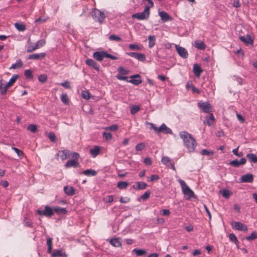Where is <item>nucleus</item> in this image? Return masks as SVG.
<instances>
[{"label": "nucleus", "mask_w": 257, "mask_h": 257, "mask_svg": "<svg viewBox=\"0 0 257 257\" xmlns=\"http://www.w3.org/2000/svg\"><path fill=\"white\" fill-rule=\"evenodd\" d=\"M179 136L183 140L184 145L188 149V152H193L196 146V143L195 139L191 135L187 132L182 131L180 132Z\"/></svg>", "instance_id": "1"}, {"label": "nucleus", "mask_w": 257, "mask_h": 257, "mask_svg": "<svg viewBox=\"0 0 257 257\" xmlns=\"http://www.w3.org/2000/svg\"><path fill=\"white\" fill-rule=\"evenodd\" d=\"M147 123L151 125L152 128H153L156 133H163L166 134H171L172 131L171 128L167 127L165 123H163L160 127H157L156 124L151 122H148Z\"/></svg>", "instance_id": "2"}, {"label": "nucleus", "mask_w": 257, "mask_h": 257, "mask_svg": "<svg viewBox=\"0 0 257 257\" xmlns=\"http://www.w3.org/2000/svg\"><path fill=\"white\" fill-rule=\"evenodd\" d=\"M179 182L181 185L183 193L188 196V199L192 198H195V195L193 191L188 187L186 183L182 180H179Z\"/></svg>", "instance_id": "3"}, {"label": "nucleus", "mask_w": 257, "mask_h": 257, "mask_svg": "<svg viewBox=\"0 0 257 257\" xmlns=\"http://www.w3.org/2000/svg\"><path fill=\"white\" fill-rule=\"evenodd\" d=\"M93 56L94 59L99 61H102L104 57L110 58L111 60L117 59L116 56L108 54L105 51L95 52L93 53Z\"/></svg>", "instance_id": "4"}, {"label": "nucleus", "mask_w": 257, "mask_h": 257, "mask_svg": "<svg viewBox=\"0 0 257 257\" xmlns=\"http://www.w3.org/2000/svg\"><path fill=\"white\" fill-rule=\"evenodd\" d=\"M150 14V7H146L143 12L133 14L132 17L139 20H147L149 18Z\"/></svg>", "instance_id": "5"}, {"label": "nucleus", "mask_w": 257, "mask_h": 257, "mask_svg": "<svg viewBox=\"0 0 257 257\" xmlns=\"http://www.w3.org/2000/svg\"><path fill=\"white\" fill-rule=\"evenodd\" d=\"M91 15L95 21L102 23L105 18L104 14L99 10L94 9L91 12Z\"/></svg>", "instance_id": "6"}, {"label": "nucleus", "mask_w": 257, "mask_h": 257, "mask_svg": "<svg viewBox=\"0 0 257 257\" xmlns=\"http://www.w3.org/2000/svg\"><path fill=\"white\" fill-rule=\"evenodd\" d=\"M118 74L116 76L117 79L119 80H127V77L126 76H122L123 75L128 74L130 71L124 69L122 67H119L117 69Z\"/></svg>", "instance_id": "7"}, {"label": "nucleus", "mask_w": 257, "mask_h": 257, "mask_svg": "<svg viewBox=\"0 0 257 257\" xmlns=\"http://www.w3.org/2000/svg\"><path fill=\"white\" fill-rule=\"evenodd\" d=\"M38 214L40 215H45L47 217H51L53 215L54 209L53 210L50 207L47 205L45 207L44 210L38 209L37 211Z\"/></svg>", "instance_id": "8"}, {"label": "nucleus", "mask_w": 257, "mask_h": 257, "mask_svg": "<svg viewBox=\"0 0 257 257\" xmlns=\"http://www.w3.org/2000/svg\"><path fill=\"white\" fill-rule=\"evenodd\" d=\"M198 105L205 113H209L211 111V106L208 102H198Z\"/></svg>", "instance_id": "9"}, {"label": "nucleus", "mask_w": 257, "mask_h": 257, "mask_svg": "<svg viewBox=\"0 0 257 257\" xmlns=\"http://www.w3.org/2000/svg\"><path fill=\"white\" fill-rule=\"evenodd\" d=\"M126 55L129 56L134 57L138 60L145 62L146 60V56L143 53H138L136 52H126Z\"/></svg>", "instance_id": "10"}, {"label": "nucleus", "mask_w": 257, "mask_h": 257, "mask_svg": "<svg viewBox=\"0 0 257 257\" xmlns=\"http://www.w3.org/2000/svg\"><path fill=\"white\" fill-rule=\"evenodd\" d=\"M130 77L132 79L127 81L134 85H138L142 82L141 77L140 74L132 75Z\"/></svg>", "instance_id": "11"}, {"label": "nucleus", "mask_w": 257, "mask_h": 257, "mask_svg": "<svg viewBox=\"0 0 257 257\" xmlns=\"http://www.w3.org/2000/svg\"><path fill=\"white\" fill-rule=\"evenodd\" d=\"M239 180L241 183H251L253 181V176L250 173H247L242 176Z\"/></svg>", "instance_id": "12"}, {"label": "nucleus", "mask_w": 257, "mask_h": 257, "mask_svg": "<svg viewBox=\"0 0 257 257\" xmlns=\"http://www.w3.org/2000/svg\"><path fill=\"white\" fill-rule=\"evenodd\" d=\"M239 38L241 41L246 45H253V40L252 39L251 36L248 35H246L243 36H240Z\"/></svg>", "instance_id": "13"}, {"label": "nucleus", "mask_w": 257, "mask_h": 257, "mask_svg": "<svg viewBox=\"0 0 257 257\" xmlns=\"http://www.w3.org/2000/svg\"><path fill=\"white\" fill-rule=\"evenodd\" d=\"M177 53L180 56L183 58H186L188 57V54L187 51L184 48L180 46L176 45Z\"/></svg>", "instance_id": "14"}, {"label": "nucleus", "mask_w": 257, "mask_h": 257, "mask_svg": "<svg viewBox=\"0 0 257 257\" xmlns=\"http://www.w3.org/2000/svg\"><path fill=\"white\" fill-rule=\"evenodd\" d=\"M233 227L234 229L237 230H241L243 231H247V227L246 225L243 224V223L240 222L234 221V225Z\"/></svg>", "instance_id": "15"}, {"label": "nucleus", "mask_w": 257, "mask_h": 257, "mask_svg": "<svg viewBox=\"0 0 257 257\" xmlns=\"http://www.w3.org/2000/svg\"><path fill=\"white\" fill-rule=\"evenodd\" d=\"M86 64L89 66L93 67L94 69L98 71L99 70V65L94 60L91 59H88L86 60Z\"/></svg>", "instance_id": "16"}, {"label": "nucleus", "mask_w": 257, "mask_h": 257, "mask_svg": "<svg viewBox=\"0 0 257 257\" xmlns=\"http://www.w3.org/2000/svg\"><path fill=\"white\" fill-rule=\"evenodd\" d=\"M193 70L195 75L197 77H199L201 73L203 72V70L197 64H194Z\"/></svg>", "instance_id": "17"}, {"label": "nucleus", "mask_w": 257, "mask_h": 257, "mask_svg": "<svg viewBox=\"0 0 257 257\" xmlns=\"http://www.w3.org/2000/svg\"><path fill=\"white\" fill-rule=\"evenodd\" d=\"M147 184L143 182H138L135 185H134L133 187L135 189L144 190L146 188Z\"/></svg>", "instance_id": "18"}, {"label": "nucleus", "mask_w": 257, "mask_h": 257, "mask_svg": "<svg viewBox=\"0 0 257 257\" xmlns=\"http://www.w3.org/2000/svg\"><path fill=\"white\" fill-rule=\"evenodd\" d=\"M45 56V53H36L29 56L28 59L30 60H38Z\"/></svg>", "instance_id": "19"}, {"label": "nucleus", "mask_w": 257, "mask_h": 257, "mask_svg": "<svg viewBox=\"0 0 257 257\" xmlns=\"http://www.w3.org/2000/svg\"><path fill=\"white\" fill-rule=\"evenodd\" d=\"M132 252L135 253L137 256H141L143 255H145L147 254V251L146 250L144 249H139V248H134Z\"/></svg>", "instance_id": "20"}, {"label": "nucleus", "mask_w": 257, "mask_h": 257, "mask_svg": "<svg viewBox=\"0 0 257 257\" xmlns=\"http://www.w3.org/2000/svg\"><path fill=\"white\" fill-rule=\"evenodd\" d=\"M65 193L69 196H72L74 194V189L72 186H66L64 187Z\"/></svg>", "instance_id": "21"}, {"label": "nucleus", "mask_w": 257, "mask_h": 257, "mask_svg": "<svg viewBox=\"0 0 257 257\" xmlns=\"http://www.w3.org/2000/svg\"><path fill=\"white\" fill-rule=\"evenodd\" d=\"M100 151L99 147L97 146H94V147L90 150V154L93 157H95L97 156Z\"/></svg>", "instance_id": "22"}, {"label": "nucleus", "mask_w": 257, "mask_h": 257, "mask_svg": "<svg viewBox=\"0 0 257 257\" xmlns=\"http://www.w3.org/2000/svg\"><path fill=\"white\" fill-rule=\"evenodd\" d=\"M159 16L162 20L164 22H167L171 19L170 16L165 12L162 11L159 12Z\"/></svg>", "instance_id": "23"}, {"label": "nucleus", "mask_w": 257, "mask_h": 257, "mask_svg": "<svg viewBox=\"0 0 257 257\" xmlns=\"http://www.w3.org/2000/svg\"><path fill=\"white\" fill-rule=\"evenodd\" d=\"M194 46L199 50H204L206 48V45L201 41H195Z\"/></svg>", "instance_id": "24"}, {"label": "nucleus", "mask_w": 257, "mask_h": 257, "mask_svg": "<svg viewBox=\"0 0 257 257\" xmlns=\"http://www.w3.org/2000/svg\"><path fill=\"white\" fill-rule=\"evenodd\" d=\"M66 167H77L78 166V163L77 161L74 159L69 160L65 164Z\"/></svg>", "instance_id": "25"}, {"label": "nucleus", "mask_w": 257, "mask_h": 257, "mask_svg": "<svg viewBox=\"0 0 257 257\" xmlns=\"http://www.w3.org/2000/svg\"><path fill=\"white\" fill-rule=\"evenodd\" d=\"M149 40V47L150 48H153L155 45L156 42V38L155 36L150 35L148 37Z\"/></svg>", "instance_id": "26"}, {"label": "nucleus", "mask_w": 257, "mask_h": 257, "mask_svg": "<svg viewBox=\"0 0 257 257\" xmlns=\"http://www.w3.org/2000/svg\"><path fill=\"white\" fill-rule=\"evenodd\" d=\"M23 65V62L21 59H18L17 60L16 63L13 64L10 67V69H18L22 67Z\"/></svg>", "instance_id": "27"}, {"label": "nucleus", "mask_w": 257, "mask_h": 257, "mask_svg": "<svg viewBox=\"0 0 257 257\" xmlns=\"http://www.w3.org/2000/svg\"><path fill=\"white\" fill-rule=\"evenodd\" d=\"M206 124L208 126H211V125L213 124L214 121V118L213 115L212 113H210L209 115L206 116Z\"/></svg>", "instance_id": "28"}, {"label": "nucleus", "mask_w": 257, "mask_h": 257, "mask_svg": "<svg viewBox=\"0 0 257 257\" xmlns=\"http://www.w3.org/2000/svg\"><path fill=\"white\" fill-rule=\"evenodd\" d=\"M246 157L250 162L253 163H257V156L255 154L252 153L247 154Z\"/></svg>", "instance_id": "29"}, {"label": "nucleus", "mask_w": 257, "mask_h": 257, "mask_svg": "<svg viewBox=\"0 0 257 257\" xmlns=\"http://www.w3.org/2000/svg\"><path fill=\"white\" fill-rule=\"evenodd\" d=\"M110 243L111 245L115 247H119L121 245V243L118 238L110 239Z\"/></svg>", "instance_id": "30"}, {"label": "nucleus", "mask_w": 257, "mask_h": 257, "mask_svg": "<svg viewBox=\"0 0 257 257\" xmlns=\"http://www.w3.org/2000/svg\"><path fill=\"white\" fill-rule=\"evenodd\" d=\"M83 174L88 176H94L97 174L96 171L92 169H87L83 172Z\"/></svg>", "instance_id": "31"}, {"label": "nucleus", "mask_w": 257, "mask_h": 257, "mask_svg": "<svg viewBox=\"0 0 257 257\" xmlns=\"http://www.w3.org/2000/svg\"><path fill=\"white\" fill-rule=\"evenodd\" d=\"M15 28L19 31H24L26 29V26L22 23L17 22L15 24Z\"/></svg>", "instance_id": "32"}, {"label": "nucleus", "mask_w": 257, "mask_h": 257, "mask_svg": "<svg viewBox=\"0 0 257 257\" xmlns=\"http://www.w3.org/2000/svg\"><path fill=\"white\" fill-rule=\"evenodd\" d=\"M54 211L59 214H65L67 213V210L64 208L60 207H56L54 208Z\"/></svg>", "instance_id": "33"}, {"label": "nucleus", "mask_w": 257, "mask_h": 257, "mask_svg": "<svg viewBox=\"0 0 257 257\" xmlns=\"http://www.w3.org/2000/svg\"><path fill=\"white\" fill-rule=\"evenodd\" d=\"M128 185V183L124 181H119L117 184V187L120 189H125Z\"/></svg>", "instance_id": "34"}, {"label": "nucleus", "mask_w": 257, "mask_h": 257, "mask_svg": "<svg viewBox=\"0 0 257 257\" xmlns=\"http://www.w3.org/2000/svg\"><path fill=\"white\" fill-rule=\"evenodd\" d=\"M38 47L36 46V44L31 43L27 47V52L30 53L32 52L37 49H38Z\"/></svg>", "instance_id": "35"}, {"label": "nucleus", "mask_w": 257, "mask_h": 257, "mask_svg": "<svg viewBox=\"0 0 257 257\" xmlns=\"http://www.w3.org/2000/svg\"><path fill=\"white\" fill-rule=\"evenodd\" d=\"M47 244L48 245V250L47 252L49 253H51L52 248V238L51 237H49L47 239Z\"/></svg>", "instance_id": "36"}, {"label": "nucleus", "mask_w": 257, "mask_h": 257, "mask_svg": "<svg viewBox=\"0 0 257 257\" xmlns=\"http://www.w3.org/2000/svg\"><path fill=\"white\" fill-rule=\"evenodd\" d=\"M27 130L31 133H35L37 130V126L36 124H31L27 126Z\"/></svg>", "instance_id": "37"}, {"label": "nucleus", "mask_w": 257, "mask_h": 257, "mask_svg": "<svg viewBox=\"0 0 257 257\" xmlns=\"http://www.w3.org/2000/svg\"><path fill=\"white\" fill-rule=\"evenodd\" d=\"M256 238H257V231H254L252 232L250 235L246 236L245 238L246 240H247L248 241H250V240H253Z\"/></svg>", "instance_id": "38"}, {"label": "nucleus", "mask_w": 257, "mask_h": 257, "mask_svg": "<svg viewBox=\"0 0 257 257\" xmlns=\"http://www.w3.org/2000/svg\"><path fill=\"white\" fill-rule=\"evenodd\" d=\"M128 47L132 50L139 51L141 49V47L136 44H131L129 45Z\"/></svg>", "instance_id": "39"}, {"label": "nucleus", "mask_w": 257, "mask_h": 257, "mask_svg": "<svg viewBox=\"0 0 257 257\" xmlns=\"http://www.w3.org/2000/svg\"><path fill=\"white\" fill-rule=\"evenodd\" d=\"M24 74L27 79H32L33 75L31 70H26L25 71Z\"/></svg>", "instance_id": "40"}, {"label": "nucleus", "mask_w": 257, "mask_h": 257, "mask_svg": "<svg viewBox=\"0 0 257 257\" xmlns=\"http://www.w3.org/2000/svg\"><path fill=\"white\" fill-rule=\"evenodd\" d=\"M61 101L65 104H68L69 100L66 94H62L61 96Z\"/></svg>", "instance_id": "41"}, {"label": "nucleus", "mask_w": 257, "mask_h": 257, "mask_svg": "<svg viewBox=\"0 0 257 257\" xmlns=\"http://www.w3.org/2000/svg\"><path fill=\"white\" fill-rule=\"evenodd\" d=\"M140 109V108L139 106L137 105H133L131 108V112L132 114H134L138 112Z\"/></svg>", "instance_id": "42"}, {"label": "nucleus", "mask_w": 257, "mask_h": 257, "mask_svg": "<svg viewBox=\"0 0 257 257\" xmlns=\"http://www.w3.org/2000/svg\"><path fill=\"white\" fill-rule=\"evenodd\" d=\"M146 145L144 143H141L137 144L136 146V149L138 151H141L144 149Z\"/></svg>", "instance_id": "43"}, {"label": "nucleus", "mask_w": 257, "mask_h": 257, "mask_svg": "<svg viewBox=\"0 0 257 257\" xmlns=\"http://www.w3.org/2000/svg\"><path fill=\"white\" fill-rule=\"evenodd\" d=\"M109 39L110 41H116L117 42H120L121 40V39L119 36H117L115 35H111L109 37Z\"/></svg>", "instance_id": "44"}, {"label": "nucleus", "mask_w": 257, "mask_h": 257, "mask_svg": "<svg viewBox=\"0 0 257 257\" xmlns=\"http://www.w3.org/2000/svg\"><path fill=\"white\" fill-rule=\"evenodd\" d=\"M51 255L52 257H61L62 256V251L60 250H56L53 252H51Z\"/></svg>", "instance_id": "45"}, {"label": "nucleus", "mask_w": 257, "mask_h": 257, "mask_svg": "<svg viewBox=\"0 0 257 257\" xmlns=\"http://www.w3.org/2000/svg\"><path fill=\"white\" fill-rule=\"evenodd\" d=\"M229 239L234 242L236 244L239 243L237 239L236 236L233 233H230L229 235Z\"/></svg>", "instance_id": "46"}, {"label": "nucleus", "mask_w": 257, "mask_h": 257, "mask_svg": "<svg viewBox=\"0 0 257 257\" xmlns=\"http://www.w3.org/2000/svg\"><path fill=\"white\" fill-rule=\"evenodd\" d=\"M102 136L107 141L110 140L112 138L111 134L108 132H103Z\"/></svg>", "instance_id": "47"}, {"label": "nucleus", "mask_w": 257, "mask_h": 257, "mask_svg": "<svg viewBox=\"0 0 257 257\" xmlns=\"http://www.w3.org/2000/svg\"><path fill=\"white\" fill-rule=\"evenodd\" d=\"M118 128V126L116 124H113L109 126H107L105 128V130L107 131H111L114 132L116 131Z\"/></svg>", "instance_id": "48"}, {"label": "nucleus", "mask_w": 257, "mask_h": 257, "mask_svg": "<svg viewBox=\"0 0 257 257\" xmlns=\"http://www.w3.org/2000/svg\"><path fill=\"white\" fill-rule=\"evenodd\" d=\"M82 97L85 99L90 98V93L88 91H82L81 93Z\"/></svg>", "instance_id": "49"}, {"label": "nucleus", "mask_w": 257, "mask_h": 257, "mask_svg": "<svg viewBox=\"0 0 257 257\" xmlns=\"http://www.w3.org/2000/svg\"><path fill=\"white\" fill-rule=\"evenodd\" d=\"M201 154L202 155H206L208 156H210L213 155V151H209L207 150L204 149L201 151Z\"/></svg>", "instance_id": "50"}, {"label": "nucleus", "mask_w": 257, "mask_h": 257, "mask_svg": "<svg viewBox=\"0 0 257 257\" xmlns=\"http://www.w3.org/2000/svg\"><path fill=\"white\" fill-rule=\"evenodd\" d=\"M229 165H230L234 167H238L240 165V164L239 163V161L236 159V160L230 161L229 163Z\"/></svg>", "instance_id": "51"}, {"label": "nucleus", "mask_w": 257, "mask_h": 257, "mask_svg": "<svg viewBox=\"0 0 257 257\" xmlns=\"http://www.w3.org/2000/svg\"><path fill=\"white\" fill-rule=\"evenodd\" d=\"M48 136L50 140L51 141V142H56V136L54 133L50 132L48 134Z\"/></svg>", "instance_id": "52"}, {"label": "nucleus", "mask_w": 257, "mask_h": 257, "mask_svg": "<svg viewBox=\"0 0 257 257\" xmlns=\"http://www.w3.org/2000/svg\"><path fill=\"white\" fill-rule=\"evenodd\" d=\"M46 43V41L45 40L42 39L38 41L37 43H36V46L38 47V48H40V47H43Z\"/></svg>", "instance_id": "53"}, {"label": "nucleus", "mask_w": 257, "mask_h": 257, "mask_svg": "<svg viewBox=\"0 0 257 257\" xmlns=\"http://www.w3.org/2000/svg\"><path fill=\"white\" fill-rule=\"evenodd\" d=\"M159 179V176L157 175H152L150 177H148V181H157Z\"/></svg>", "instance_id": "54"}, {"label": "nucleus", "mask_w": 257, "mask_h": 257, "mask_svg": "<svg viewBox=\"0 0 257 257\" xmlns=\"http://www.w3.org/2000/svg\"><path fill=\"white\" fill-rule=\"evenodd\" d=\"M18 77V75H17V74L13 75L8 82L9 83V84L10 85H12L15 82V81H16Z\"/></svg>", "instance_id": "55"}, {"label": "nucleus", "mask_w": 257, "mask_h": 257, "mask_svg": "<svg viewBox=\"0 0 257 257\" xmlns=\"http://www.w3.org/2000/svg\"><path fill=\"white\" fill-rule=\"evenodd\" d=\"M12 149L17 153L18 156L22 157L24 155L23 152L18 149V148L15 147H12Z\"/></svg>", "instance_id": "56"}, {"label": "nucleus", "mask_w": 257, "mask_h": 257, "mask_svg": "<svg viewBox=\"0 0 257 257\" xmlns=\"http://www.w3.org/2000/svg\"><path fill=\"white\" fill-rule=\"evenodd\" d=\"M233 80L239 85H241L244 83V80L238 76H234Z\"/></svg>", "instance_id": "57"}, {"label": "nucleus", "mask_w": 257, "mask_h": 257, "mask_svg": "<svg viewBox=\"0 0 257 257\" xmlns=\"http://www.w3.org/2000/svg\"><path fill=\"white\" fill-rule=\"evenodd\" d=\"M171 161H172V160H171L169 157L166 156L163 157L161 160V162L165 165H167L169 163H170Z\"/></svg>", "instance_id": "58"}, {"label": "nucleus", "mask_w": 257, "mask_h": 257, "mask_svg": "<svg viewBox=\"0 0 257 257\" xmlns=\"http://www.w3.org/2000/svg\"><path fill=\"white\" fill-rule=\"evenodd\" d=\"M230 192L228 190H223L222 193V195L226 198H228L230 196Z\"/></svg>", "instance_id": "59"}, {"label": "nucleus", "mask_w": 257, "mask_h": 257, "mask_svg": "<svg viewBox=\"0 0 257 257\" xmlns=\"http://www.w3.org/2000/svg\"><path fill=\"white\" fill-rule=\"evenodd\" d=\"M150 194L151 192L150 191H147L142 195L141 198L143 200H146L150 197Z\"/></svg>", "instance_id": "60"}, {"label": "nucleus", "mask_w": 257, "mask_h": 257, "mask_svg": "<svg viewBox=\"0 0 257 257\" xmlns=\"http://www.w3.org/2000/svg\"><path fill=\"white\" fill-rule=\"evenodd\" d=\"M61 86L65 87L67 89H70L71 86L70 85V82L68 81H65L64 82H62L60 84Z\"/></svg>", "instance_id": "61"}, {"label": "nucleus", "mask_w": 257, "mask_h": 257, "mask_svg": "<svg viewBox=\"0 0 257 257\" xmlns=\"http://www.w3.org/2000/svg\"><path fill=\"white\" fill-rule=\"evenodd\" d=\"M11 85L9 84V82L7 83V84L5 85V86L3 88V89H2V94H5L7 92V91L9 87H10Z\"/></svg>", "instance_id": "62"}, {"label": "nucleus", "mask_w": 257, "mask_h": 257, "mask_svg": "<svg viewBox=\"0 0 257 257\" xmlns=\"http://www.w3.org/2000/svg\"><path fill=\"white\" fill-rule=\"evenodd\" d=\"M11 85L9 84V82L7 83V84L5 85V86L3 88V89H2V94H5L7 92V91L9 87H10Z\"/></svg>", "instance_id": "63"}, {"label": "nucleus", "mask_w": 257, "mask_h": 257, "mask_svg": "<svg viewBox=\"0 0 257 257\" xmlns=\"http://www.w3.org/2000/svg\"><path fill=\"white\" fill-rule=\"evenodd\" d=\"M63 155L61 157L62 160L66 159L68 157V154L69 152L68 151L64 150L62 151Z\"/></svg>", "instance_id": "64"}]
</instances>
